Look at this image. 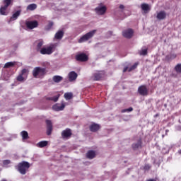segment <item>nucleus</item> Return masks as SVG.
Instances as JSON below:
<instances>
[{"mask_svg":"<svg viewBox=\"0 0 181 181\" xmlns=\"http://www.w3.org/2000/svg\"><path fill=\"white\" fill-rule=\"evenodd\" d=\"M29 168H30V164L28 161L19 163L16 166V169L21 175H26V172L29 170Z\"/></svg>","mask_w":181,"mask_h":181,"instance_id":"nucleus-1","label":"nucleus"},{"mask_svg":"<svg viewBox=\"0 0 181 181\" xmlns=\"http://www.w3.org/2000/svg\"><path fill=\"white\" fill-rule=\"evenodd\" d=\"M46 74V68L35 67L33 70V76L35 78H40Z\"/></svg>","mask_w":181,"mask_h":181,"instance_id":"nucleus-2","label":"nucleus"},{"mask_svg":"<svg viewBox=\"0 0 181 181\" xmlns=\"http://www.w3.org/2000/svg\"><path fill=\"white\" fill-rule=\"evenodd\" d=\"M97 32V30H93L88 33L83 35L81 38L78 40V43H84V42H87V40H90L92 37H94Z\"/></svg>","mask_w":181,"mask_h":181,"instance_id":"nucleus-3","label":"nucleus"},{"mask_svg":"<svg viewBox=\"0 0 181 181\" xmlns=\"http://www.w3.org/2000/svg\"><path fill=\"white\" fill-rule=\"evenodd\" d=\"M56 50V44H51L49 46L47 47H42L41 50H40V54H52L53 52Z\"/></svg>","mask_w":181,"mask_h":181,"instance_id":"nucleus-4","label":"nucleus"},{"mask_svg":"<svg viewBox=\"0 0 181 181\" xmlns=\"http://www.w3.org/2000/svg\"><path fill=\"white\" fill-rule=\"evenodd\" d=\"M105 76V71H97L93 74L91 76V80L93 81H100Z\"/></svg>","mask_w":181,"mask_h":181,"instance_id":"nucleus-5","label":"nucleus"},{"mask_svg":"<svg viewBox=\"0 0 181 181\" xmlns=\"http://www.w3.org/2000/svg\"><path fill=\"white\" fill-rule=\"evenodd\" d=\"M75 60L81 62V63L88 62V55L84 52L78 53L75 56Z\"/></svg>","mask_w":181,"mask_h":181,"instance_id":"nucleus-6","label":"nucleus"},{"mask_svg":"<svg viewBox=\"0 0 181 181\" xmlns=\"http://www.w3.org/2000/svg\"><path fill=\"white\" fill-rule=\"evenodd\" d=\"M29 73V71L26 69H23L22 71H21V74H20L17 78H16V80L17 81H25V77H28V74Z\"/></svg>","mask_w":181,"mask_h":181,"instance_id":"nucleus-7","label":"nucleus"},{"mask_svg":"<svg viewBox=\"0 0 181 181\" xmlns=\"http://www.w3.org/2000/svg\"><path fill=\"white\" fill-rule=\"evenodd\" d=\"M101 5H103V4H100L99 6L95 8V11L98 15H105L107 12V6Z\"/></svg>","mask_w":181,"mask_h":181,"instance_id":"nucleus-8","label":"nucleus"},{"mask_svg":"<svg viewBox=\"0 0 181 181\" xmlns=\"http://www.w3.org/2000/svg\"><path fill=\"white\" fill-rule=\"evenodd\" d=\"M71 135H73V133H71V129L69 128H66L62 132V137L63 139H69V138L71 137Z\"/></svg>","mask_w":181,"mask_h":181,"instance_id":"nucleus-9","label":"nucleus"},{"mask_svg":"<svg viewBox=\"0 0 181 181\" xmlns=\"http://www.w3.org/2000/svg\"><path fill=\"white\" fill-rule=\"evenodd\" d=\"M138 93L140 94V95H143V97H145L148 95V88H146V86L142 85L140 86L138 88Z\"/></svg>","mask_w":181,"mask_h":181,"instance_id":"nucleus-10","label":"nucleus"},{"mask_svg":"<svg viewBox=\"0 0 181 181\" xmlns=\"http://www.w3.org/2000/svg\"><path fill=\"white\" fill-rule=\"evenodd\" d=\"M122 35L124 37H126V39H131L134 36V30L129 28L127 30H124L122 32Z\"/></svg>","mask_w":181,"mask_h":181,"instance_id":"nucleus-11","label":"nucleus"},{"mask_svg":"<svg viewBox=\"0 0 181 181\" xmlns=\"http://www.w3.org/2000/svg\"><path fill=\"white\" fill-rule=\"evenodd\" d=\"M25 25L28 29H35V28H37V26H39V23L37 21H27Z\"/></svg>","mask_w":181,"mask_h":181,"instance_id":"nucleus-12","label":"nucleus"},{"mask_svg":"<svg viewBox=\"0 0 181 181\" xmlns=\"http://www.w3.org/2000/svg\"><path fill=\"white\" fill-rule=\"evenodd\" d=\"M77 77H78V75L74 71L69 72L68 74L69 81L71 83L73 81H76V80H77Z\"/></svg>","mask_w":181,"mask_h":181,"instance_id":"nucleus-13","label":"nucleus"},{"mask_svg":"<svg viewBox=\"0 0 181 181\" xmlns=\"http://www.w3.org/2000/svg\"><path fill=\"white\" fill-rule=\"evenodd\" d=\"M47 124V134L52 135V131H53V124H52V121L46 120Z\"/></svg>","mask_w":181,"mask_h":181,"instance_id":"nucleus-14","label":"nucleus"},{"mask_svg":"<svg viewBox=\"0 0 181 181\" xmlns=\"http://www.w3.org/2000/svg\"><path fill=\"white\" fill-rule=\"evenodd\" d=\"M66 105H64V103H62L61 105L57 103L52 106V110H54V111H63Z\"/></svg>","mask_w":181,"mask_h":181,"instance_id":"nucleus-15","label":"nucleus"},{"mask_svg":"<svg viewBox=\"0 0 181 181\" xmlns=\"http://www.w3.org/2000/svg\"><path fill=\"white\" fill-rule=\"evenodd\" d=\"M156 18L158 21H163L166 19V11H161L157 13Z\"/></svg>","mask_w":181,"mask_h":181,"instance_id":"nucleus-16","label":"nucleus"},{"mask_svg":"<svg viewBox=\"0 0 181 181\" xmlns=\"http://www.w3.org/2000/svg\"><path fill=\"white\" fill-rule=\"evenodd\" d=\"M142 146V139H139L136 143H134L132 145V148L134 151H136L137 149H139V148H141Z\"/></svg>","mask_w":181,"mask_h":181,"instance_id":"nucleus-17","label":"nucleus"},{"mask_svg":"<svg viewBox=\"0 0 181 181\" xmlns=\"http://www.w3.org/2000/svg\"><path fill=\"white\" fill-rule=\"evenodd\" d=\"M44 42L43 40H37L35 42V45H36V50L37 52H40L42 50V46H43Z\"/></svg>","mask_w":181,"mask_h":181,"instance_id":"nucleus-18","label":"nucleus"},{"mask_svg":"<svg viewBox=\"0 0 181 181\" xmlns=\"http://www.w3.org/2000/svg\"><path fill=\"white\" fill-rule=\"evenodd\" d=\"M100 124L93 123L89 127V129L91 132H97L100 129Z\"/></svg>","mask_w":181,"mask_h":181,"instance_id":"nucleus-19","label":"nucleus"},{"mask_svg":"<svg viewBox=\"0 0 181 181\" xmlns=\"http://www.w3.org/2000/svg\"><path fill=\"white\" fill-rule=\"evenodd\" d=\"M63 36H64V32L63 30H59L56 33L54 38L57 39V40H62L63 39Z\"/></svg>","mask_w":181,"mask_h":181,"instance_id":"nucleus-20","label":"nucleus"},{"mask_svg":"<svg viewBox=\"0 0 181 181\" xmlns=\"http://www.w3.org/2000/svg\"><path fill=\"white\" fill-rule=\"evenodd\" d=\"M20 16H21V11H17L12 15L8 22L10 23V22H13V21H16V19H18V17H19Z\"/></svg>","mask_w":181,"mask_h":181,"instance_id":"nucleus-21","label":"nucleus"},{"mask_svg":"<svg viewBox=\"0 0 181 181\" xmlns=\"http://www.w3.org/2000/svg\"><path fill=\"white\" fill-rule=\"evenodd\" d=\"M86 158L88 159H94L95 158V151L90 150L86 153Z\"/></svg>","mask_w":181,"mask_h":181,"instance_id":"nucleus-22","label":"nucleus"},{"mask_svg":"<svg viewBox=\"0 0 181 181\" xmlns=\"http://www.w3.org/2000/svg\"><path fill=\"white\" fill-rule=\"evenodd\" d=\"M141 8L142 11H144V12H148V11H151V6L146 3L141 4Z\"/></svg>","mask_w":181,"mask_h":181,"instance_id":"nucleus-23","label":"nucleus"},{"mask_svg":"<svg viewBox=\"0 0 181 181\" xmlns=\"http://www.w3.org/2000/svg\"><path fill=\"white\" fill-rule=\"evenodd\" d=\"M139 54H140V56H146V54H148V48H146V47H143L139 52Z\"/></svg>","mask_w":181,"mask_h":181,"instance_id":"nucleus-24","label":"nucleus"},{"mask_svg":"<svg viewBox=\"0 0 181 181\" xmlns=\"http://www.w3.org/2000/svg\"><path fill=\"white\" fill-rule=\"evenodd\" d=\"M15 62H7L4 64V69H11V67H13L15 66Z\"/></svg>","mask_w":181,"mask_h":181,"instance_id":"nucleus-25","label":"nucleus"},{"mask_svg":"<svg viewBox=\"0 0 181 181\" xmlns=\"http://www.w3.org/2000/svg\"><path fill=\"white\" fill-rule=\"evenodd\" d=\"M52 80L54 83H60V81H62L63 77L60 76H54Z\"/></svg>","mask_w":181,"mask_h":181,"instance_id":"nucleus-26","label":"nucleus"},{"mask_svg":"<svg viewBox=\"0 0 181 181\" xmlns=\"http://www.w3.org/2000/svg\"><path fill=\"white\" fill-rule=\"evenodd\" d=\"M47 144H48V142L47 141H40L37 144V147L38 148H45V146H47Z\"/></svg>","mask_w":181,"mask_h":181,"instance_id":"nucleus-27","label":"nucleus"},{"mask_svg":"<svg viewBox=\"0 0 181 181\" xmlns=\"http://www.w3.org/2000/svg\"><path fill=\"white\" fill-rule=\"evenodd\" d=\"M21 134L23 140L29 139V134L28 133V132L22 131Z\"/></svg>","mask_w":181,"mask_h":181,"instance_id":"nucleus-28","label":"nucleus"},{"mask_svg":"<svg viewBox=\"0 0 181 181\" xmlns=\"http://www.w3.org/2000/svg\"><path fill=\"white\" fill-rule=\"evenodd\" d=\"M37 8V5L35 4H32L28 6L27 9L28 11H35Z\"/></svg>","mask_w":181,"mask_h":181,"instance_id":"nucleus-29","label":"nucleus"},{"mask_svg":"<svg viewBox=\"0 0 181 181\" xmlns=\"http://www.w3.org/2000/svg\"><path fill=\"white\" fill-rule=\"evenodd\" d=\"M64 97L66 100H71V98H73V93H64Z\"/></svg>","mask_w":181,"mask_h":181,"instance_id":"nucleus-30","label":"nucleus"},{"mask_svg":"<svg viewBox=\"0 0 181 181\" xmlns=\"http://www.w3.org/2000/svg\"><path fill=\"white\" fill-rule=\"evenodd\" d=\"M8 8L6 7H5L4 6H1L0 8V13H1V15H7V13H6V10Z\"/></svg>","mask_w":181,"mask_h":181,"instance_id":"nucleus-31","label":"nucleus"},{"mask_svg":"<svg viewBox=\"0 0 181 181\" xmlns=\"http://www.w3.org/2000/svg\"><path fill=\"white\" fill-rule=\"evenodd\" d=\"M174 69L176 73L181 74V64H177Z\"/></svg>","mask_w":181,"mask_h":181,"instance_id":"nucleus-32","label":"nucleus"},{"mask_svg":"<svg viewBox=\"0 0 181 181\" xmlns=\"http://www.w3.org/2000/svg\"><path fill=\"white\" fill-rule=\"evenodd\" d=\"M60 96L59 95H57V96H55V97H53V98H47V100H49V101H54V103H57V101L59 100V98Z\"/></svg>","mask_w":181,"mask_h":181,"instance_id":"nucleus-33","label":"nucleus"},{"mask_svg":"<svg viewBox=\"0 0 181 181\" xmlns=\"http://www.w3.org/2000/svg\"><path fill=\"white\" fill-rule=\"evenodd\" d=\"M4 7L8 8V6L12 4V0H4Z\"/></svg>","mask_w":181,"mask_h":181,"instance_id":"nucleus-34","label":"nucleus"},{"mask_svg":"<svg viewBox=\"0 0 181 181\" xmlns=\"http://www.w3.org/2000/svg\"><path fill=\"white\" fill-rule=\"evenodd\" d=\"M54 23L52 21H49L48 25L46 26V30H50L53 28Z\"/></svg>","mask_w":181,"mask_h":181,"instance_id":"nucleus-35","label":"nucleus"},{"mask_svg":"<svg viewBox=\"0 0 181 181\" xmlns=\"http://www.w3.org/2000/svg\"><path fill=\"white\" fill-rule=\"evenodd\" d=\"M176 54H171L170 55H168L166 57V59H168V60H173V59H176Z\"/></svg>","mask_w":181,"mask_h":181,"instance_id":"nucleus-36","label":"nucleus"},{"mask_svg":"<svg viewBox=\"0 0 181 181\" xmlns=\"http://www.w3.org/2000/svg\"><path fill=\"white\" fill-rule=\"evenodd\" d=\"M132 111H134V108L129 107L127 109H124L121 110V112L124 114V112H131Z\"/></svg>","mask_w":181,"mask_h":181,"instance_id":"nucleus-37","label":"nucleus"},{"mask_svg":"<svg viewBox=\"0 0 181 181\" xmlns=\"http://www.w3.org/2000/svg\"><path fill=\"white\" fill-rule=\"evenodd\" d=\"M138 67V64L135 63L134 65H132L129 69L128 71H132V70H135Z\"/></svg>","mask_w":181,"mask_h":181,"instance_id":"nucleus-38","label":"nucleus"},{"mask_svg":"<svg viewBox=\"0 0 181 181\" xmlns=\"http://www.w3.org/2000/svg\"><path fill=\"white\" fill-rule=\"evenodd\" d=\"M9 163H11V160H4L3 161V165L4 166H6V165H9Z\"/></svg>","mask_w":181,"mask_h":181,"instance_id":"nucleus-39","label":"nucleus"},{"mask_svg":"<svg viewBox=\"0 0 181 181\" xmlns=\"http://www.w3.org/2000/svg\"><path fill=\"white\" fill-rule=\"evenodd\" d=\"M144 170H149L151 169V165L149 164H146L144 167Z\"/></svg>","mask_w":181,"mask_h":181,"instance_id":"nucleus-40","label":"nucleus"},{"mask_svg":"<svg viewBox=\"0 0 181 181\" xmlns=\"http://www.w3.org/2000/svg\"><path fill=\"white\" fill-rule=\"evenodd\" d=\"M127 70H128V66H126L124 68L123 73H125V71H127Z\"/></svg>","mask_w":181,"mask_h":181,"instance_id":"nucleus-41","label":"nucleus"},{"mask_svg":"<svg viewBox=\"0 0 181 181\" xmlns=\"http://www.w3.org/2000/svg\"><path fill=\"white\" fill-rule=\"evenodd\" d=\"M124 8H125V6H124V5H120L119 6V9H124Z\"/></svg>","mask_w":181,"mask_h":181,"instance_id":"nucleus-42","label":"nucleus"},{"mask_svg":"<svg viewBox=\"0 0 181 181\" xmlns=\"http://www.w3.org/2000/svg\"><path fill=\"white\" fill-rule=\"evenodd\" d=\"M146 181H156V180L151 178V179L147 180Z\"/></svg>","mask_w":181,"mask_h":181,"instance_id":"nucleus-43","label":"nucleus"},{"mask_svg":"<svg viewBox=\"0 0 181 181\" xmlns=\"http://www.w3.org/2000/svg\"><path fill=\"white\" fill-rule=\"evenodd\" d=\"M156 117H159V114L157 113L154 115V118H156Z\"/></svg>","mask_w":181,"mask_h":181,"instance_id":"nucleus-44","label":"nucleus"},{"mask_svg":"<svg viewBox=\"0 0 181 181\" xmlns=\"http://www.w3.org/2000/svg\"><path fill=\"white\" fill-rule=\"evenodd\" d=\"M168 132H169V130H168V129H166V130H165V135H168Z\"/></svg>","mask_w":181,"mask_h":181,"instance_id":"nucleus-45","label":"nucleus"},{"mask_svg":"<svg viewBox=\"0 0 181 181\" xmlns=\"http://www.w3.org/2000/svg\"><path fill=\"white\" fill-rule=\"evenodd\" d=\"M178 153H179V155H181V150L178 151Z\"/></svg>","mask_w":181,"mask_h":181,"instance_id":"nucleus-46","label":"nucleus"}]
</instances>
